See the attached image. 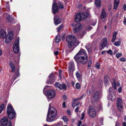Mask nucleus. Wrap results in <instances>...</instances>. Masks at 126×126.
Listing matches in <instances>:
<instances>
[{
  "mask_svg": "<svg viewBox=\"0 0 126 126\" xmlns=\"http://www.w3.org/2000/svg\"><path fill=\"white\" fill-rule=\"evenodd\" d=\"M88 55L86 51L81 48L78 52L74 57V59L78 63L85 64L88 61Z\"/></svg>",
  "mask_w": 126,
  "mask_h": 126,
  "instance_id": "nucleus-1",
  "label": "nucleus"
},
{
  "mask_svg": "<svg viewBox=\"0 0 126 126\" xmlns=\"http://www.w3.org/2000/svg\"><path fill=\"white\" fill-rule=\"evenodd\" d=\"M51 104L50 103L47 115L46 121L47 122H51L54 120V118L57 115V111L54 107H51Z\"/></svg>",
  "mask_w": 126,
  "mask_h": 126,
  "instance_id": "nucleus-2",
  "label": "nucleus"
},
{
  "mask_svg": "<svg viewBox=\"0 0 126 126\" xmlns=\"http://www.w3.org/2000/svg\"><path fill=\"white\" fill-rule=\"evenodd\" d=\"M76 41V38L75 37L72 35L67 36L66 38V41L68 43V46L69 47H72L75 45Z\"/></svg>",
  "mask_w": 126,
  "mask_h": 126,
  "instance_id": "nucleus-3",
  "label": "nucleus"
},
{
  "mask_svg": "<svg viewBox=\"0 0 126 126\" xmlns=\"http://www.w3.org/2000/svg\"><path fill=\"white\" fill-rule=\"evenodd\" d=\"M7 112L10 119H12L15 116L16 112L12 105L8 104L7 109Z\"/></svg>",
  "mask_w": 126,
  "mask_h": 126,
  "instance_id": "nucleus-4",
  "label": "nucleus"
},
{
  "mask_svg": "<svg viewBox=\"0 0 126 126\" xmlns=\"http://www.w3.org/2000/svg\"><path fill=\"white\" fill-rule=\"evenodd\" d=\"M63 7V6L62 4L58 6L57 3L55 2L52 5V11L53 13L55 14L56 13L58 12L59 9L61 10Z\"/></svg>",
  "mask_w": 126,
  "mask_h": 126,
  "instance_id": "nucleus-5",
  "label": "nucleus"
},
{
  "mask_svg": "<svg viewBox=\"0 0 126 126\" xmlns=\"http://www.w3.org/2000/svg\"><path fill=\"white\" fill-rule=\"evenodd\" d=\"M109 45L108 38L107 37H105L103 38L101 42L99 48L101 50L106 47H107Z\"/></svg>",
  "mask_w": 126,
  "mask_h": 126,
  "instance_id": "nucleus-6",
  "label": "nucleus"
},
{
  "mask_svg": "<svg viewBox=\"0 0 126 126\" xmlns=\"http://www.w3.org/2000/svg\"><path fill=\"white\" fill-rule=\"evenodd\" d=\"M87 113L92 117L94 118L96 115V112L95 109L92 106H90L87 111Z\"/></svg>",
  "mask_w": 126,
  "mask_h": 126,
  "instance_id": "nucleus-7",
  "label": "nucleus"
},
{
  "mask_svg": "<svg viewBox=\"0 0 126 126\" xmlns=\"http://www.w3.org/2000/svg\"><path fill=\"white\" fill-rule=\"evenodd\" d=\"M13 50L15 53H18L19 51V39L18 38L16 40L13 45Z\"/></svg>",
  "mask_w": 126,
  "mask_h": 126,
  "instance_id": "nucleus-8",
  "label": "nucleus"
},
{
  "mask_svg": "<svg viewBox=\"0 0 126 126\" xmlns=\"http://www.w3.org/2000/svg\"><path fill=\"white\" fill-rule=\"evenodd\" d=\"M46 94L48 99H50L55 97L56 93L54 90H50L46 92Z\"/></svg>",
  "mask_w": 126,
  "mask_h": 126,
  "instance_id": "nucleus-9",
  "label": "nucleus"
},
{
  "mask_svg": "<svg viewBox=\"0 0 126 126\" xmlns=\"http://www.w3.org/2000/svg\"><path fill=\"white\" fill-rule=\"evenodd\" d=\"M117 108L119 110L121 111L123 107V102L122 101V99L120 98H117Z\"/></svg>",
  "mask_w": 126,
  "mask_h": 126,
  "instance_id": "nucleus-10",
  "label": "nucleus"
},
{
  "mask_svg": "<svg viewBox=\"0 0 126 126\" xmlns=\"http://www.w3.org/2000/svg\"><path fill=\"white\" fill-rule=\"evenodd\" d=\"M49 79L47 81V83L48 84H51L55 81V78L54 75L51 74L49 77Z\"/></svg>",
  "mask_w": 126,
  "mask_h": 126,
  "instance_id": "nucleus-11",
  "label": "nucleus"
},
{
  "mask_svg": "<svg viewBox=\"0 0 126 126\" xmlns=\"http://www.w3.org/2000/svg\"><path fill=\"white\" fill-rule=\"evenodd\" d=\"M68 68V71L69 72H70L71 71H74L75 70V65L73 61H71L70 62Z\"/></svg>",
  "mask_w": 126,
  "mask_h": 126,
  "instance_id": "nucleus-12",
  "label": "nucleus"
},
{
  "mask_svg": "<svg viewBox=\"0 0 126 126\" xmlns=\"http://www.w3.org/2000/svg\"><path fill=\"white\" fill-rule=\"evenodd\" d=\"M15 62L16 60H10L9 63V65L13 73L15 72V66L14 63Z\"/></svg>",
  "mask_w": 126,
  "mask_h": 126,
  "instance_id": "nucleus-13",
  "label": "nucleus"
},
{
  "mask_svg": "<svg viewBox=\"0 0 126 126\" xmlns=\"http://www.w3.org/2000/svg\"><path fill=\"white\" fill-rule=\"evenodd\" d=\"M81 25L80 23H78L75 25L73 30L75 33H76L80 30Z\"/></svg>",
  "mask_w": 126,
  "mask_h": 126,
  "instance_id": "nucleus-14",
  "label": "nucleus"
},
{
  "mask_svg": "<svg viewBox=\"0 0 126 126\" xmlns=\"http://www.w3.org/2000/svg\"><path fill=\"white\" fill-rule=\"evenodd\" d=\"M1 123L3 126H7V124L10 121H8V118L7 117H4L0 120Z\"/></svg>",
  "mask_w": 126,
  "mask_h": 126,
  "instance_id": "nucleus-15",
  "label": "nucleus"
},
{
  "mask_svg": "<svg viewBox=\"0 0 126 126\" xmlns=\"http://www.w3.org/2000/svg\"><path fill=\"white\" fill-rule=\"evenodd\" d=\"M54 23L55 25H57L61 23L62 20L61 18L57 16H55L54 17Z\"/></svg>",
  "mask_w": 126,
  "mask_h": 126,
  "instance_id": "nucleus-16",
  "label": "nucleus"
},
{
  "mask_svg": "<svg viewBox=\"0 0 126 126\" xmlns=\"http://www.w3.org/2000/svg\"><path fill=\"white\" fill-rule=\"evenodd\" d=\"M76 75L78 80L79 81H82V75L80 71H77L76 73Z\"/></svg>",
  "mask_w": 126,
  "mask_h": 126,
  "instance_id": "nucleus-17",
  "label": "nucleus"
},
{
  "mask_svg": "<svg viewBox=\"0 0 126 126\" xmlns=\"http://www.w3.org/2000/svg\"><path fill=\"white\" fill-rule=\"evenodd\" d=\"M55 86L60 89H65L66 88V85L64 84H62L58 83H56L55 84Z\"/></svg>",
  "mask_w": 126,
  "mask_h": 126,
  "instance_id": "nucleus-18",
  "label": "nucleus"
},
{
  "mask_svg": "<svg viewBox=\"0 0 126 126\" xmlns=\"http://www.w3.org/2000/svg\"><path fill=\"white\" fill-rule=\"evenodd\" d=\"M99 94L98 92H95L92 97V100L94 101H97L99 98Z\"/></svg>",
  "mask_w": 126,
  "mask_h": 126,
  "instance_id": "nucleus-19",
  "label": "nucleus"
},
{
  "mask_svg": "<svg viewBox=\"0 0 126 126\" xmlns=\"http://www.w3.org/2000/svg\"><path fill=\"white\" fill-rule=\"evenodd\" d=\"M119 0H114L113 4V9L115 10H117L119 4Z\"/></svg>",
  "mask_w": 126,
  "mask_h": 126,
  "instance_id": "nucleus-20",
  "label": "nucleus"
},
{
  "mask_svg": "<svg viewBox=\"0 0 126 126\" xmlns=\"http://www.w3.org/2000/svg\"><path fill=\"white\" fill-rule=\"evenodd\" d=\"M82 17V19L83 20L86 18L88 17L89 15V13L88 12H84L80 13Z\"/></svg>",
  "mask_w": 126,
  "mask_h": 126,
  "instance_id": "nucleus-21",
  "label": "nucleus"
},
{
  "mask_svg": "<svg viewBox=\"0 0 126 126\" xmlns=\"http://www.w3.org/2000/svg\"><path fill=\"white\" fill-rule=\"evenodd\" d=\"M82 20L80 13L77 14L76 16L75 20L76 22H78Z\"/></svg>",
  "mask_w": 126,
  "mask_h": 126,
  "instance_id": "nucleus-22",
  "label": "nucleus"
},
{
  "mask_svg": "<svg viewBox=\"0 0 126 126\" xmlns=\"http://www.w3.org/2000/svg\"><path fill=\"white\" fill-rule=\"evenodd\" d=\"M107 14L106 13L105 11L103 9L102 11L101 15V19H105L106 17Z\"/></svg>",
  "mask_w": 126,
  "mask_h": 126,
  "instance_id": "nucleus-23",
  "label": "nucleus"
},
{
  "mask_svg": "<svg viewBox=\"0 0 126 126\" xmlns=\"http://www.w3.org/2000/svg\"><path fill=\"white\" fill-rule=\"evenodd\" d=\"M6 35V33L4 30L0 31V37L2 38H5Z\"/></svg>",
  "mask_w": 126,
  "mask_h": 126,
  "instance_id": "nucleus-24",
  "label": "nucleus"
},
{
  "mask_svg": "<svg viewBox=\"0 0 126 126\" xmlns=\"http://www.w3.org/2000/svg\"><path fill=\"white\" fill-rule=\"evenodd\" d=\"M109 79L107 76H105L104 78V84H105L106 86L109 83Z\"/></svg>",
  "mask_w": 126,
  "mask_h": 126,
  "instance_id": "nucleus-25",
  "label": "nucleus"
},
{
  "mask_svg": "<svg viewBox=\"0 0 126 126\" xmlns=\"http://www.w3.org/2000/svg\"><path fill=\"white\" fill-rule=\"evenodd\" d=\"M117 34V32H115L113 33V35L112 39L111 40V42L112 43H113L115 41L116 38V35Z\"/></svg>",
  "mask_w": 126,
  "mask_h": 126,
  "instance_id": "nucleus-26",
  "label": "nucleus"
},
{
  "mask_svg": "<svg viewBox=\"0 0 126 126\" xmlns=\"http://www.w3.org/2000/svg\"><path fill=\"white\" fill-rule=\"evenodd\" d=\"M95 3L96 6L98 7L101 6V1L100 0H95Z\"/></svg>",
  "mask_w": 126,
  "mask_h": 126,
  "instance_id": "nucleus-27",
  "label": "nucleus"
},
{
  "mask_svg": "<svg viewBox=\"0 0 126 126\" xmlns=\"http://www.w3.org/2000/svg\"><path fill=\"white\" fill-rule=\"evenodd\" d=\"M61 37L59 35H58L56 37L55 42L58 43L60 41Z\"/></svg>",
  "mask_w": 126,
  "mask_h": 126,
  "instance_id": "nucleus-28",
  "label": "nucleus"
},
{
  "mask_svg": "<svg viewBox=\"0 0 126 126\" xmlns=\"http://www.w3.org/2000/svg\"><path fill=\"white\" fill-rule=\"evenodd\" d=\"M85 48L87 49L89 52L91 51V49L90 48V44L89 43L87 44L85 46Z\"/></svg>",
  "mask_w": 126,
  "mask_h": 126,
  "instance_id": "nucleus-29",
  "label": "nucleus"
},
{
  "mask_svg": "<svg viewBox=\"0 0 126 126\" xmlns=\"http://www.w3.org/2000/svg\"><path fill=\"white\" fill-rule=\"evenodd\" d=\"M13 17L11 16H8V17H7V20L8 22H11L13 21Z\"/></svg>",
  "mask_w": 126,
  "mask_h": 126,
  "instance_id": "nucleus-30",
  "label": "nucleus"
},
{
  "mask_svg": "<svg viewBox=\"0 0 126 126\" xmlns=\"http://www.w3.org/2000/svg\"><path fill=\"white\" fill-rule=\"evenodd\" d=\"M112 85V87H113L115 89H116V83L115 79L113 80V82H111Z\"/></svg>",
  "mask_w": 126,
  "mask_h": 126,
  "instance_id": "nucleus-31",
  "label": "nucleus"
},
{
  "mask_svg": "<svg viewBox=\"0 0 126 126\" xmlns=\"http://www.w3.org/2000/svg\"><path fill=\"white\" fill-rule=\"evenodd\" d=\"M8 38L10 40H12L13 37V35L12 33H9L8 34Z\"/></svg>",
  "mask_w": 126,
  "mask_h": 126,
  "instance_id": "nucleus-32",
  "label": "nucleus"
},
{
  "mask_svg": "<svg viewBox=\"0 0 126 126\" xmlns=\"http://www.w3.org/2000/svg\"><path fill=\"white\" fill-rule=\"evenodd\" d=\"M63 25L62 24H61V25H60L57 28V31L58 32L61 31V30L62 29L63 27Z\"/></svg>",
  "mask_w": 126,
  "mask_h": 126,
  "instance_id": "nucleus-33",
  "label": "nucleus"
},
{
  "mask_svg": "<svg viewBox=\"0 0 126 126\" xmlns=\"http://www.w3.org/2000/svg\"><path fill=\"white\" fill-rule=\"evenodd\" d=\"M19 75V74L18 71H17L16 72L15 74L14 75V77L12 78V79L14 80H15V79L16 78L15 77H16L18 76Z\"/></svg>",
  "mask_w": 126,
  "mask_h": 126,
  "instance_id": "nucleus-34",
  "label": "nucleus"
},
{
  "mask_svg": "<svg viewBox=\"0 0 126 126\" xmlns=\"http://www.w3.org/2000/svg\"><path fill=\"white\" fill-rule=\"evenodd\" d=\"M4 105L2 104L0 106V113H1L2 111L4 109Z\"/></svg>",
  "mask_w": 126,
  "mask_h": 126,
  "instance_id": "nucleus-35",
  "label": "nucleus"
},
{
  "mask_svg": "<svg viewBox=\"0 0 126 126\" xmlns=\"http://www.w3.org/2000/svg\"><path fill=\"white\" fill-rule=\"evenodd\" d=\"M120 42L119 41H118L115 42L114 43V45L118 47L120 46Z\"/></svg>",
  "mask_w": 126,
  "mask_h": 126,
  "instance_id": "nucleus-36",
  "label": "nucleus"
},
{
  "mask_svg": "<svg viewBox=\"0 0 126 126\" xmlns=\"http://www.w3.org/2000/svg\"><path fill=\"white\" fill-rule=\"evenodd\" d=\"M75 86L76 88L77 89H79L80 88V85L79 83H76Z\"/></svg>",
  "mask_w": 126,
  "mask_h": 126,
  "instance_id": "nucleus-37",
  "label": "nucleus"
},
{
  "mask_svg": "<svg viewBox=\"0 0 126 126\" xmlns=\"http://www.w3.org/2000/svg\"><path fill=\"white\" fill-rule=\"evenodd\" d=\"M92 63V60H90L89 61L88 63V69H89L91 66V63Z\"/></svg>",
  "mask_w": 126,
  "mask_h": 126,
  "instance_id": "nucleus-38",
  "label": "nucleus"
},
{
  "mask_svg": "<svg viewBox=\"0 0 126 126\" xmlns=\"http://www.w3.org/2000/svg\"><path fill=\"white\" fill-rule=\"evenodd\" d=\"M63 119L64 122H67L68 121V119L65 116H63Z\"/></svg>",
  "mask_w": 126,
  "mask_h": 126,
  "instance_id": "nucleus-39",
  "label": "nucleus"
},
{
  "mask_svg": "<svg viewBox=\"0 0 126 126\" xmlns=\"http://www.w3.org/2000/svg\"><path fill=\"white\" fill-rule=\"evenodd\" d=\"M107 52L108 54H110V55H113V53L112 50L111 49H110L109 50L107 51Z\"/></svg>",
  "mask_w": 126,
  "mask_h": 126,
  "instance_id": "nucleus-40",
  "label": "nucleus"
},
{
  "mask_svg": "<svg viewBox=\"0 0 126 126\" xmlns=\"http://www.w3.org/2000/svg\"><path fill=\"white\" fill-rule=\"evenodd\" d=\"M122 55V54L121 53H118L116 54V56L117 58H119Z\"/></svg>",
  "mask_w": 126,
  "mask_h": 126,
  "instance_id": "nucleus-41",
  "label": "nucleus"
},
{
  "mask_svg": "<svg viewBox=\"0 0 126 126\" xmlns=\"http://www.w3.org/2000/svg\"><path fill=\"white\" fill-rule=\"evenodd\" d=\"M120 60L121 61L125 62L126 61V59L124 57H122L120 59Z\"/></svg>",
  "mask_w": 126,
  "mask_h": 126,
  "instance_id": "nucleus-42",
  "label": "nucleus"
},
{
  "mask_svg": "<svg viewBox=\"0 0 126 126\" xmlns=\"http://www.w3.org/2000/svg\"><path fill=\"white\" fill-rule=\"evenodd\" d=\"M11 40H10L8 38H6L5 40V42L6 43H9L11 41Z\"/></svg>",
  "mask_w": 126,
  "mask_h": 126,
  "instance_id": "nucleus-43",
  "label": "nucleus"
},
{
  "mask_svg": "<svg viewBox=\"0 0 126 126\" xmlns=\"http://www.w3.org/2000/svg\"><path fill=\"white\" fill-rule=\"evenodd\" d=\"M62 107L63 108L66 107V102H63L62 104Z\"/></svg>",
  "mask_w": 126,
  "mask_h": 126,
  "instance_id": "nucleus-44",
  "label": "nucleus"
},
{
  "mask_svg": "<svg viewBox=\"0 0 126 126\" xmlns=\"http://www.w3.org/2000/svg\"><path fill=\"white\" fill-rule=\"evenodd\" d=\"M110 98L111 99V100H114L115 99V96H113L112 97V96L111 95H110L109 96Z\"/></svg>",
  "mask_w": 126,
  "mask_h": 126,
  "instance_id": "nucleus-45",
  "label": "nucleus"
},
{
  "mask_svg": "<svg viewBox=\"0 0 126 126\" xmlns=\"http://www.w3.org/2000/svg\"><path fill=\"white\" fill-rule=\"evenodd\" d=\"M84 113L83 112L82 113V117L81 118V120H82L84 118Z\"/></svg>",
  "mask_w": 126,
  "mask_h": 126,
  "instance_id": "nucleus-46",
  "label": "nucleus"
},
{
  "mask_svg": "<svg viewBox=\"0 0 126 126\" xmlns=\"http://www.w3.org/2000/svg\"><path fill=\"white\" fill-rule=\"evenodd\" d=\"M95 66L97 69H98L100 68V65L99 63H97L95 65Z\"/></svg>",
  "mask_w": 126,
  "mask_h": 126,
  "instance_id": "nucleus-47",
  "label": "nucleus"
},
{
  "mask_svg": "<svg viewBox=\"0 0 126 126\" xmlns=\"http://www.w3.org/2000/svg\"><path fill=\"white\" fill-rule=\"evenodd\" d=\"M82 124V122L81 121H79L78 122L77 124V126H80Z\"/></svg>",
  "mask_w": 126,
  "mask_h": 126,
  "instance_id": "nucleus-48",
  "label": "nucleus"
},
{
  "mask_svg": "<svg viewBox=\"0 0 126 126\" xmlns=\"http://www.w3.org/2000/svg\"><path fill=\"white\" fill-rule=\"evenodd\" d=\"M67 112L68 113V114L69 115H70L71 114V113L70 111L69 110H68L67 111Z\"/></svg>",
  "mask_w": 126,
  "mask_h": 126,
  "instance_id": "nucleus-49",
  "label": "nucleus"
},
{
  "mask_svg": "<svg viewBox=\"0 0 126 126\" xmlns=\"http://www.w3.org/2000/svg\"><path fill=\"white\" fill-rule=\"evenodd\" d=\"M122 87L121 86L118 89V92L119 93H120L122 92Z\"/></svg>",
  "mask_w": 126,
  "mask_h": 126,
  "instance_id": "nucleus-50",
  "label": "nucleus"
},
{
  "mask_svg": "<svg viewBox=\"0 0 126 126\" xmlns=\"http://www.w3.org/2000/svg\"><path fill=\"white\" fill-rule=\"evenodd\" d=\"M79 108L78 107H77L75 110V111L76 112H78L79 111Z\"/></svg>",
  "mask_w": 126,
  "mask_h": 126,
  "instance_id": "nucleus-51",
  "label": "nucleus"
},
{
  "mask_svg": "<svg viewBox=\"0 0 126 126\" xmlns=\"http://www.w3.org/2000/svg\"><path fill=\"white\" fill-rule=\"evenodd\" d=\"M58 53L59 51H56L54 52V55L56 56H57L58 54Z\"/></svg>",
  "mask_w": 126,
  "mask_h": 126,
  "instance_id": "nucleus-52",
  "label": "nucleus"
},
{
  "mask_svg": "<svg viewBox=\"0 0 126 126\" xmlns=\"http://www.w3.org/2000/svg\"><path fill=\"white\" fill-rule=\"evenodd\" d=\"M123 22L124 24H126V18L125 17H124V20Z\"/></svg>",
  "mask_w": 126,
  "mask_h": 126,
  "instance_id": "nucleus-53",
  "label": "nucleus"
},
{
  "mask_svg": "<svg viewBox=\"0 0 126 126\" xmlns=\"http://www.w3.org/2000/svg\"><path fill=\"white\" fill-rule=\"evenodd\" d=\"M123 8L124 11L126 10V6L125 4L123 5Z\"/></svg>",
  "mask_w": 126,
  "mask_h": 126,
  "instance_id": "nucleus-54",
  "label": "nucleus"
},
{
  "mask_svg": "<svg viewBox=\"0 0 126 126\" xmlns=\"http://www.w3.org/2000/svg\"><path fill=\"white\" fill-rule=\"evenodd\" d=\"M120 126V123H118L117 122H116L115 126Z\"/></svg>",
  "mask_w": 126,
  "mask_h": 126,
  "instance_id": "nucleus-55",
  "label": "nucleus"
},
{
  "mask_svg": "<svg viewBox=\"0 0 126 126\" xmlns=\"http://www.w3.org/2000/svg\"><path fill=\"white\" fill-rule=\"evenodd\" d=\"M62 71L61 69H59V76H61V73Z\"/></svg>",
  "mask_w": 126,
  "mask_h": 126,
  "instance_id": "nucleus-56",
  "label": "nucleus"
},
{
  "mask_svg": "<svg viewBox=\"0 0 126 126\" xmlns=\"http://www.w3.org/2000/svg\"><path fill=\"white\" fill-rule=\"evenodd\" d=\"M93 28L91 26H89L88 28V30H90L92 29Z\"/></svg>",
  "mask_w": 126,
  "mask_h": 126,
  "instance_id": "nucleus-57",
  "label": "nucleus"
},
{
  "mask_svg": "<svg viewBox=\"0 0 126 126\" xmlns=\"http://www.w3.org/2000/svg\"><path fill=\"white\" fill-rule=\"evenodd\" d=\"M106 52V50H104L103 51H102L101 52V54L102 55H103L104 54H105Z\"/></svg>",
  "mask_w": 126,
  "mask_h": 126,
  "instance_id": "nucleus-58",
  "label": "nucleus"
},
{
  "mask_svg": "<svg viewBox=\"0 0 126 126\" xmlns=\"http://www.w3.org/2000/svg\"><path fill=\"white\" fill-rule=\"evenodd\" d=\"M63 98L64 100H65L66 98V95H64L63 96Z\"/></svg>",
  "mask_w": 126,
  "mask_h": 126,
  "instance_id": "nucleus-59",
  "label": "nucleus"
},
{
  "mask_svg": "<svg viewBox=\"0 0 126 126\" xmlns=\"http://www.w3.org/2000/svg\"><path fill=\"white\" fill-rule=\"evenodd\" d=\"M123 126H126V123L125 122H124L122 124Z\"/></svg>",
  "mask_w": 126,
  "mask_h": 126,
  "instance_id": "nucleus-60",
  "label": "nucleus"
},
{
  "mask_svg": "<svg viewBox=\"0 0 126 126\" xmlns=\"http://www.w3.org/2000/svg\"><path fill=\"white\" fill-rule=\"evenodd\" d=\"M2 51L0 49V56L2 55Z\"/></svg>",
  "mask_w": 126,
  "mask_h": 126,
  "instance_id": "nucleus-61",
  "label": "nucleus"
},
{
  "mask_svg": "<svg viewBox=\"0 0 126 126\" xmlns=\"http://www.w3.org/2000/svg\"><path fill=\"white\" fill-rule=\"evenodd\" d=\"M109 91L110 92H112V88H111V87H110L109 90Z\"/></svg>",
  "mask_w": 126,
  "mask_h": 126,
  "instance_id": "nucleus-62",
  "label": "nucleus"
},
{
  "mask_svg": "<svg viewBox=\"0 0 126 126\" xmlns=\"http://www.w3.org/2000/svg\"><path fill=\"white\" fill-rule=\"evenodd\" d=\"M117 52V50H115L113 52V53L115 54Z\"/></svg>",
  "mask_w": 126,
  "mask_h": 126,
  "instance_id": "nucleus-63",
  "label": "nucleus"
},
{
  "mask_svg": "<svg viewBox=\"0 0 126 126\" xmlns=\"http://www.w3.org/2000/svg\"><path fill=\"white\" fill-rule=\"evenodd\" d=\"M79 102H78L77 103H76L75 104V106H77V105H79Z\"/></svg>",
  "mask_w": 126,
  "mask_h": 126,
  "instance_id": "nucleus-64",
  "label": "nucleus"
}]
</instances>
